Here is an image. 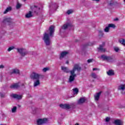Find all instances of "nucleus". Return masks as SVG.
<instances>
[{
	"label": "nucleus",
	"mask_w": 125,
	"mask_h": 125,
	"mask_svg": "<svg viewBox=\"0 0 125 125\" xmlns=\"http://www.w3.org/2000/svg\"><path fill=\"white\" fill-rule=\"evenodd\" d=\"M53 34H54V26L51 25L49 30L44 32L43 37V41H44V42L47 46L51 44L50 38L53 37Z\"/></svg>",
	"instance_id": "1"
},
{
	"label": "nucleus",
	"mask_w": 125,
	"mask_h": 125,
	"mask_svg": "<svg viewBox=\"0 0 125 125\" xmlns=\"http://www.w3.org/2000/svg\"><path fill=\"white\" fill-rule=\"evenodd\" d=\"M3 23H4V24H7V25H9L11 29L15 26V23L12 21L11 19L10 18H6L4 19Z\"/></svg>",
	"instance_id": "2"
},
{
	"label": "nucleus",
	"mask_w": 125,
	"mask_h": 125,
	"mask_svg": "<svg viewBox=\"0 0 125 125\" xmlns=\"http://www.w3.org/2000/svg\"><path fill=\"white\" fill-rule=\"evenodd\" d=\"M17 50L18 52L20 53L21 56H22V57H24V56L27 55V54H29V52L24 48H18Z\"/></svg>",
	"instance_id": "3"
},
{
	"label": "nucleus",
	"mask_w": 125,
	"mask_h": 125,
	"mask_svg": "<svg viewBox=\"0 0 125 125\" xmlns=\"http://www.w3.org/2000/svg\"><path fill=\"white\" fill-rule=\"evenodd\" d=\"M60 107L62 108V109H65V110H69V109L75 108V104H60Z\"/></svg>",
	"instance_id": "4"
},
{
	"label": "nucleus",
	"mask_w": 125,
	"mask_h": 125,
	"mask_svg": "<svg viewBox=\"0 0 125 125\" xmlns=\"http://www.w3.org/2000/svg\"><path fill=\"white\" fill-rule=\"evenodd\" d=\"M101 58L103 60L107 61V62H114V59L113 58V56L102 55L101 56Z\"/></svg>",
	"instance_id": "5"
},
{
	"label": "nucleus",
	"mask_w": 125,
	"mask_h": 125,
	"mask_svg": "<svg viewBox=\"0 0 125 125\" xmlns=\"http://www.w3.org/2000/svg\"><path fill=\"white\" fill-rule=\"evenodd\" d=\"M32 12L38 15L39 14V12H40V10L41 8L36 5H32L30 7Z\"/></svg>",
	"instance_id": "6"
},
{
	"label": "nucleus",
	"mask_w": 125,
	"mask_h": 125,
	"mask_svg": "<svg viewBox=\"0 0 125 125\" xmlns=\"http://www.w3.org/2000/svg\"><path fill=\"white\" fill-rule=\"evenodd\" d=\"M41 74H39L36 72H33L30 75V78L32 81L40 80Z\"/></svg>",
	"instance_id": "7"
},
{
	"label": "nucleus",
	"mask_w": 125,
	"mask_h": 125,
	"mask_svg": "<svg viewBox=\"0 0 125 125\" xmlns=\"http://www.w3.org/2000/svg\"><path fill=\"white\" fill-rule=\"evenodd\" d=\"M82 70V67L80 66V65L78 64H76L74 65L73 69L70 71L71 72L72 74H75V72L76 71H78V72H80Z\"/></svg>",
	"instance_id": "8"
},
{
	"label": "nucleus",
	"mask_w": 125,
	"mask_h": 125,
	"mask_svg": "<svg viewBox=\"0 0 125 125\" xmlns=\"http://www.w3.org/2000/svg\"><path fill=\"white\" fill-rule=\"evenodd\" d=\"M46 123H47V119L46 118L39 119L37 121V125H44V124H46Z\"/></svg>",
	"instance_id": "9"
},
{
	"label": "nucleus",
	"mask_w": 125,
	"mask_h": 125,
	"mask_svg": "<svg viewBox=\"0 0 125 125\" xmlns=\"http://www.w3.org/2000/svg\"><path fill=\"white\" fill-rule=\"evenodd\" d=\"M11 96L13 98H14V99H17V100H21V99H22V95H21L12 94Z\"/></svg>",
	"instance_id": "10"
},
{
	"label": "nucleus",
	"mask_w": 125,
	"mask_h": 125,
	"mask_svg": "<svg viewBox=\"0 0 125 125\" xmlns=\"http://www.w3.org/2000/svg\"><path fill=\"white\" fill-rule=\"evenodd\" d=\"M20 75V70L18 68H14L12 70V72H10V75Z\"/></svg>",
	"instance_id": "11"
},
{
	"label": "nucleus",
	"mask_w": 125,
	"mask_h": 125,
	"mask_svg": "<svg viewBox=\"0 0 125 125\" xmlns=\"http://www.w3.org/2000/svg\"><path fill=\"white\" fill-rule=\"evenodd\" d=\"M70 72L71 76L69 77V83H72L75 81V77L77 76L75 73H72V72Z\"/></svg>",
	"instance_id": "12"
},
{
	"label": "nucleus",
	"mask_w": 125,
	"mask_h": 125,
	"mask_svg": "<svg viewBox=\"0 0 125 125\" xmlns=\"http://www.w3.org/2000/svg\"><path fill=\"white\" fill-rule=\"evenodd\" d=\"M85 101H86V99H85V98L82 97L78 101L77 103L79 105H82V104H83Z\"/></svg>",
	"instance_id": "13"
},
{
	"label": "nucleus",
	"mask_w": 125,
	"mask_h": 125,
	"mask_svg": "<svg viewBox=\"0 0 125 125\" xmlns=\"http://www.w3.org/2000/svg\"><path fill=\"white\" fill-rule=\"evenodd\" d=\"M115 28L116 26H115V24H108V26H106L105 27V29H104V32H105L106 33H108V32H109V30H110V28Z\"/></svg>",
	"instance_id": "14"
},
{
	"label": "nucleus",
	"mask_w": 125,
	"mask_h": 125,
	"mask_svg": "<svg viewBox=\"0 0 125 125\" xmlns=\"http://www.w3.org/2000/svg\"><path fill=\"white\" fill-rule=\"evenodd\" d=\"M72 24L71 23H67L65 24H64L62 27V29L63 30H66L67 28H71L72 27Z\"/></svg>",
	"instance_id": "15"
},
{
	"label": "nucleus",
	"mask_w": 125,
	"mask_h": 125,
	"mask_svg": "<svg viewBox=\"0 0 125 125\" xmlns=\"http://www.w3.org/2000/svg\"><path fill=\"white\" fill-rule=\"evenodd\" d=\"M101 93H102V92L100 91L94 95V98L96 101H98V100H99V98H100V95H101Z\"/></svg>",
	"instance_id": "16"
},
{
	"label": "nucleus",
	"mask_w": 125,
	"mask_h": 125,
	"mask_svg": "<svg viewBox=\"0 0 125 125\" xmlns=\"http://www.w3.org/2000/svg\"><path fill=\"white\" fill-rule=\"evenodd\" d=\"M34 82V86L36 87V86H38L41 84V82H40V79H38L37 80H33Z\"/></svg>",
	"instance_id": "17"
},
{
	"label": "nucleus",
	"mask_w": 125,
	"mask_h": 125,
	"mask_svg": "<svg viewBox=\"0 0 125 125\" xmlns=\"http://www.w3.org/2000/svg\"><path fill=\"white\" fill-rule=\"evenodd\" d=\"M118 90H122L124 91L125 89V84H120L118 88Z\"/></svg>",
	"instance_id": "18"
},
{
	"label": "nucleus",
	"mask_w": 125,
	"mask_h": 125,
	"mask_svg": "<svg viewBox=\"0 0 125 125\" xmlns=\"http://www.w3.org/2000/svg\"><path fill=\"white\" fill-rule=\"evenodd\" d=\"M114 124L116 125H123V122L119 119H117L114 121Z\"/></svg>",
	"instance_id": "19"
},
{
	"label": "nucleus",
	"mask_w": 125,
	"mask_h": 125,
	"mask_svg": "<svg viewBox=\"0 0 125 125\" xmlns=\"http://www.w3.org/2000/svg\"><path fill=\"white\" fill-rule=\"evenodd\" d=\"M104 45H105V43H103V45H100V47L99 48H98V49L99 50H100V51H102L103 52H104L105 50L104 49V48H103V47L104 46Z\"/></svg>",
	"instance_id": "20"
},
{
	"label": "nucleus",
	"mask_w": 125,
	"mask_h": 125,
	"mask_svg": "<svg viewBox=\"0 0 125 125\" xmlns=\"http://www.w3.org/2000/svg\"><path fill=\"white\" fill-rule=\"evenodd\" d=\"M19 83H16L10 86V88H18L19 87Z\"/></svg>",
	"instance_id": "21"
},
{
	"label": "nucleus",
	"mask_w": 125,
	"mask_h": 125,
	"mask_svg": "<svg viewBox=\"0 0 125 125\" xmlns=\"http://www.w3.org/2000/svg\"><path fill=\"white\" fill-rule=\"evenodd\" d=\"M62 70L65 73H69V72H70L68 67L65 66H62Z\"/></svg>",
	"instance_id": "22"
},
{
	"label": "nucleus",
	"mask_w": 125,
	"mask_h": 125,
	"mask_svg": "<svg viewBox=\"0 0 125 125\" xmlns=\"http://www.w3.org/2000/svg\"><path fill=\"white\" fill-rule=\"evenodd\" d=\"M68 52L67 51H63L62 52L60 56V58H63V57H65L67 54H68Z\"/></svg>",
	"instance_id": "23"
},
{
	"label": "nucleus",
	"mask_w": 125,
	"mask_h": 125,
	"mask_svg": "<svg viewBox=\"0 0 125 125\" xmlns=\"http://www.w3.org/2000/svg\"><path fill=\"white\" fill-rule=\"evenodd\" d=\"M25 17L26 18H31V17H33V14H32V12L30 11L28 13L26 14Z\"/></svg>",
	"instance_id": "24"
},
{
	"label": "nucleus",
	"mask_w": 125,
	"mask_h": 125,
	"mask_svg": "<svg viewBox=\"0 0 125 125\" xmlns=\"http://www.w3.org/2000/svg\"><path fill=\"white\" fill-rule=\"evenodd\" d=\"M107 74L108 76H114L115 73H114V71L112 70H109L107 72Z\"/></svg>",
	"instance_id": "25"
},
{
	"label": "nucleus",
	"mask_w": 125,
	"mask_h": 125,
	"mask_svg": "<svg viewBox=\"0 0 125 125\" xmlns=\"http://www.w3.org/2000/svg\"><path fill=\"white\" fill-rule=\"evenodd\" d=\"M73 91V94H78L79 93V89L78 88H75L72 89Z\"/></svg>",
	"instance_id": "26"
},
{
	"label": "nucleus",
	"mask_w": 125,
	"mask_h": 125,
	"mask_svg": "<svg viewBox=\"0 0 125 125\" xmlns=\"http://www.w3.org/2000/svg\"><path fill=\"white\" fill-rule=\"evenodd\" d=\"M58 5L56 3H54L53 4H51L50 6H49V7H52L54 9H56V7H57Z\"/></svg>",
	"instance_id": "27"
},
{
	"label": "nucleus",
	"mask_w": 125,
	"mask_h": 125,
	"mask_svg": "<svg viewBox=\"0 0 125 125\" xmlns=\"http://www.w3.org/2000/svg\"><path fill=\"white\" fill-rule=\"evenodd\" d=\"M10 10H11V7H9L7 8L5 11L3 12L4 14H6V13L9 11H10Z\"/></svg>",
	"instance_id": "28"
},
{
	"label": "nucleus",
	"mask_w": 125,
	"mask_h": 125,
	"mask_svg": "<svg viewBox=\"0 0 125 125\" xmlns=\"http://www.w3.org/2000/svg\"><path fill=\"white\" fill-rule=\"evenodd\" d=\"M21 6H22V5L20 3L18 2L16 5V8L17 9H19L21 8Z\"/></svg>",
	"instance_id": "29"
},
{
	"label": "nucleus",
	"mask_w": 125,
	"mask_h": 125,
	"mask_svg": "<svg viewBox=\"0 0 125 125\" xmlns=\"http://www.w3.org/2000/svg\"><path fill=\"white\" fill-rule=\"evenodd\" d=\"M17 110V107L14 106L13 108L12 109V113H15Z\"/></svg>",
	"instance_id": "30"
},
{
	"label": "nucleus",
	"mask_w": 125,
	"mask_h": 125,
	"mask_svg": "<svg viewBox=\"0 0 125 125\" xmlns=\"http://www.w3.org/2000/svg\"><path fill=\"white\" fill-rule=\"evenodd\" d=\"M14 48H15V47L14 46L9 47L8 48V49H7V51H8L9 52V51H11V50H13V49H14Z\"/></svg>",
	"instance_id": "31"
},
{
	"label": "nucleus",
	"mask_w": 125,
	"mask_h": 125,
	"mask_svg": "<svg viewBox=\"0 0 125 125\" xmlns=\"http://www.w3.org/2000/svg\"><path fill=\"white\" fill-rule=\"evenodd\" d=\"M73 10H68L67 11V14H68V15H70V14H72V13H73Z\"/></svg>",
	"instance_id": "32"
},
{
	"label": "nucleus",
	"mask_w": 125,
	"mask_h": 125,
	"mask_svg": "<svg viewBox=\"0 0 125 125\" xmlns=\"http://www.w3.org/2000/svg\"><path fill=\"white\" fill-rule=\"evenodd\" d=\"M48 70H49L48 67H45V68H44L42 69V72H46L47 71H48Z\"/></svg>",
	"instance_id": "33"
},
{
	"label": "nucleus",
	"mask_w": 125,
	"mask_h": 125,
	"mask_svg": "<svg viewBox=\"0 0 125 125\" xmlns=\"http://www.w3.org/2000/svg\"><path fill=\"white\" fill-rule=\"evenodd\" d=\"M92 77L94 79H96V74L95 73H93L91 74Z\"/></svg>",
	"instance_id": "34"
},
{
	"label": "nucleus",
	"mask_w": 125,
	"mask_h": 125,
	"mask_svg": "<svg viewBox=\"0 0 125 125\" xmlns=\"http://www.w3.org/2000/svg\"><path fill=\"white\" fill-rule=\"evenodd\" d=\"M99 36H103V32L101 30L99 31Z\"/></svg>",
	"instance_id": "35"
},
{
	"label": "nucleus",
	"mask_w": 125,
	"mask_h": 125,
	"mask_svg": "<svg viewBox=\"0 0 125 125\" xmlns=\"http://www.w3.org/2000/svg\"><path fill=\"white\" fill-rule=\"evenodd\" d=\"M109 5L110 6H113V5H114V2L112 1H110L109 3Z\"/></svg>",
	"instance_id": "36"
},
{
	"label": "nucleus",
	"mask_w": 125,
	"mask_h": 125,
	"mask_svg": "<svg viewBox=\"0 0 125 125\" xmlns=\"http://www.w3.org/2000/svg\"><path fill=\"white\" fill-rule=\"evenodd\" d=\"M88 45H90V44L89 43L85 44V45H83V48H84V47H86V46H87Z\"/></svg>",
	"instance_id": "37"
},
{
	"label": "nucleus",
	"mask_w": 125,
	"mask_h": 125,
	"mask_svg": "<svg viewBox=\"0 0 125 125\" xmlns=\"http://www.w3.org/2000/svg\"><path fill=\"white\" fill-rule=\"evenodd\" d=\"M114 50H115V51H116V52H118V51H119V49L118 47H115Z\"/></svg>",
	"instance_id": "38"
},
{
	"label": "nucleus",
	"mask_w": 125,
	"mask_h": 125,
	"mask_svg": "<svg viewBox=\"0 0 125 125\" xmlns=\"http://www.w3.org/2000/svg\"><path fill=\"white\" fill-rule=\"evenodd\" d=\"M93 61V59H89L87 60V62L88 63H91Z\"/></svg>",
	"instance_id": "39"
},
{
	"label": "nucleus",
	"mask_w": 125,
	"mask_h": 125,
	"mask_svg": "<svg viewBox=\"0 0 125 125\" xmlns=\"http://www.w3.org/2000/svg\"><path fill=\"white\" fill-rule=\"evenodd\" d=\"M110 121V118L109 117H106L105 119V122H109Z\"/></svg>",
	"instance_id": "40"
},
{
	"label": "nucleus",
	"mask_w": 125,
	"mask_h": 125,
	"mask_svg": "<svg viewBox=\"0 0 125 125\" xmlns=\"http://www.w3.org/2000/svg\"><path fill=\"white\" fill-rule=\"evenodd\" d=\"M4 68V66L3 65H0V69H3Z\"/></svg>",
	"instance_id": "41"
},
{
	"label": "nucleus",
	"mask_w": 125,
	"mask_h": 125,
	"mask_svg": "<svg viewBox=\"0 0 125 125\" xmlns=\"http://www.w3.org/2000/svg\"><path fill=\"white\" fill-rule=\"evenodd\" d=\"M96 70H99V69L96 68H93V71H96Z\"/></svg>",
	"instance_id": "42"
},
{
	"label": "nucleus",
	"mask_w": 125,
	"mask_h": 125,
	"mask_svg": "<svg viewBox=\"0 0 125 125\" xmlns=\"http://www.w3.org/2000/svg\"><path fill=\"white\" fill-rule=\"evenodd\" d=\"M119 21V19L118 18L114 19V21Z\"/></svg>",
	"instance_id": "43"
},
{
	"label": "nucleus",
	"mask_w": 125,
	"mask_h": 125,
	"mask_svg": "<svg viewBox=\"0 0 125 125\" xmlns=\"http://www.w3.org/2000/svg\"><path fill=\"white\" fill-rule=\"evenodd\" d=\"M66 64H69V61H67L66 62Z\"/></svg>",
	"instance_id": "44"
},
{
	"label": "nucleus",
	"mask_w": 125,
	"mask_h": 125,
	"mask_svg": "<svg viewBox=\"0 0 125 125\" xmlns=\"http://www.w3.org/2000/svg\"><path fill=\"white\" fill-rule=\"evenodd\" d=\"M94 0L95 1H99L100 0Z\"/></svg>",
	"instance_id": "45"
},
{
	"label": "nucleus",
	"mask_w": 125,
	"mask_h": 125,
	"mask_svg": "<svg viewBox=\"0 0 125 125\" xmlns=\"http://www.w3.org/2000/svg\"><path fill=\"white\" fill-rule=\"evenodd\" d=\"M23 0V1H25V0Z\"/></svg>",
	"instance_id": "46"
},
{
	"label": "nucleus",
	"mask_w": 125,
	"mask_h": 125,
	"mask_svg": "<svg viewBox=\"0 0 125 125\" xmlns=\"http://www.w3.org/2000/svg\"><path fill=\"white\" fill-rule=\"evenodd\" d=\"M22 85H24V84H22Z\"/></svg>",
	"instance_id": "47"
},
{
	"label": "nucleus",
	"mask_w": 125,
	"mask_h": 125,
	"mask_svg": "<svg viewBox=\"0 0 125 125\" xmlns=\"http://www.w3.org/2000/svg\"><path fill=\"white\" fill-rule=\"evenodd\" d=\"M124 2H125V0H124Z\"/></svg>",
	"instance_id": "48"
}]
</instances>
